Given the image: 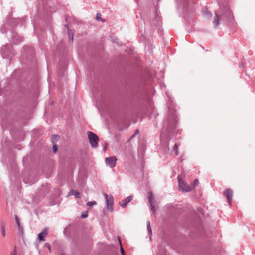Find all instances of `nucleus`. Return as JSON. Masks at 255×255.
<instances>
[{
  "instance_id": "1",
  "label": "nucleus",
  "mask_w": 255,
  "mask_h": 255,
  "mask_svg": "<svg viewBox=\"0 0 255 255\" xmlns=\"http://www.w3.org/2000/svg\"><path fill=\"white\" fill-rule=\"evenodd\" d=\"M87 134L91 146L93 148L97 147L98 142L99 141V138L98 136L91 131H88Z\"/></svg>"
},
{
  "instance_id": "2",
  "label": "nucleus",
  "mask_w": 255,
  "mask_h": 255,
  "mask_svg": "<svg viewBox=\"0 0 255 255\" xmlns=\"http://www.w3.org/2000/svg\"><path fill=\"white\" fill-rule=\"evenodd\" d=\"M103 195L106 200V207L108 210L110 212H112L114 210L113 208V204H114V199L112 195H108L106 193H104Z\"/></svg>"
},
{
  "instance_id": "3",
  "label": "nucleus",
  "mask_w": 255,
  "mask_h": 255,
  "mask_svg": "<svg viewBox=\"0 0 255 255\" xmlns=\"http://www.w3.org/2000/svg\"><path fill=\"white\" fill-rule=\"evenodd\" d=\"M178 181L180 190L183 192H189L191 191L192 187L183 181L179 176L178 177Z\"/></svg>"
},
{
  "instance_id": "4",
  "label": "nucleus",
  "mask_w": 255,
  "mask_h": 255,
  "mask_svg": "<svg viewBox=\"0 0 255 255\" xmlns=\"http://www.w3.org/2000/svg\"><path fill=\"white\" fill-rule=\"evenodd\" d=\"M169 127H173L177 122V117L174 112L169 114L167 119Z\"/></svg>"
},
{
  "instance_id": "5",
  "label": "nucleus",
  "mask_w": 255,
  "mask_h": 255,
  "mask_svg": "<svg viewBox=\"0 0 255 255\" xmlns=\"http://www.w3.org/2000/svg\"><path fill=\"white\" fill-rule=\"evenodd\" d=\"M117 160V159L115 156L109 157L105 159L106 165L111 168L116 166Z\"/></svg>"
},
{
  "instance_id": "6",
  "label": "nucleus",
  "mask_w": 255,
  "mask_h": 255,
  "mask_svg": "<svg viewBox=\"0 0 255 255\" xmlns=\"http://www.w3.org/2000/svg\"><path fill=\"white\" fill-rule=\"evenodd\" d=\"M224 195L226 197L228 203L230 205H231L232 202V191L230 189H227L225 190L224 192Z\"/></svg>"
},
{
  "instance_id": "7",
  "label": "nucleus",
  "mask_w": 255,
  "mask_h": 255,
  "mask_svg": "<svg viewBox=\"0 0 255 255\" xmlns=\"http://www.w3.org/2000/svg\"><path fill=\"white\" fill-rule=\"evenodd\" d=\"M148 200H149V204L150 205L151 210L153 212V213H154L156 212V209L154 206V202H153L154 197H153L152 193L151 192L149 193V194H148Z\"/></svg>"
},
{
  "instance_id": "8",
  "label": "nucleus",
  "mask_w": 255,
  "mask_h": 255,
  "mask_svg": "<svg viewBox=\"0 0 255 255\" xmlns=\"http://www.w3.org/2000/svg\"><path fill=\"white\" fill-rule=\"evenodd\" d=\"M132 199L133 196H129L127 197L124 200L121 201L119 204L123 208H125L128 203L132 200Z\"/></svg>"
},
{
  "instance_id": "9",
  "label": "nucleus",
  "mask_w": 255,
  "mask_h": 255,
  "mask_svg": "<svg viewBox=\"0 0 255 255\" xmlns=\"http://www.w3.org/2000/svg\"><path fill=\"white\" fill-rule=\"evenodd\" d=\"M48 232L47 229H44L42 232L38 234V240L39 241H44L45 238L47 236Z\"/></svg>"
},
{
  "instance_id": "10",
  "label": "nucleus",
  "mask_w": 255,
  "mask_h": 255,
  "mask_svg": "<svg viewBox=\"0 0 255 255\" xmlns=\"http://www.w3.org/2000/svg\"><path fill=\"white\" fill-rule=\"evenodd\" d=\"M226 16L227 17L229 20H231L233 19V14L229 9H228L226 12Z\"/></svg>"
},
{
  "instance_id": "11",
  "label": "nucleus",
  "mask_w": 255,
  "mask_h": 255,
  "mask_svg": "<svg viewBox=\"0 0 255 255\" xmlns=\"http://www.w3.org/2000/svg\"><path fill=\"white\" fill-rule=\"evenodd\" d=\"M215 14H216V16L215 18L214 23L215 26L216 27H217L219 24L220 19L219 18V15L218 14H217L216 13Z\"/></svg>"
},
{
  "instance_id": "12",
  "label": "nucleus",
  "mask_w": 255,
  "mask_h": 255,
  "mask_svg": "<svg viewBox=\"0 0 255 255\" xmlns=\"http://www.w3.org/2000/svg\"><path fill=\"white\" fill-rule=\"evenodd\" d=\"M179 146V144H175L174 146L173 151L175 152L176 155H178L179 154V150L178 147Z\"/></svg>"
},
{
  "instance_id": "13",
  "label": "nucleus",
  "mask_w": 255,
  "mask_h": 255,
  "mask_svg": "<svg viewBox=\"0 0 255 255\" xmlns=\"http://www.w3.org/2000/svg\"><path fill=\"white\" fill-rule=\"evenodd\" d=\"M68 33L69 34V38L70 41H73V37H74V33L71 30H68Z\"/></svg>"
},
{
  "instance_id": "14",
  "label": "nucleus",
  "mask_w": 255,
  "mask_h": 255,
  "mask_svg": "<svg viewBox=\"0 0 255 255\" xmlns=\"http://www.w3.org/2000/svg\"><path fill=\"white\" fill-rule=\"evenodd\" d=\"M59 138H60L59 136L56 135H53L51 136L52 142L54 143V142L57 141V140H58L59 139Z\"/></svg>"
},
{
  "instance_id": "15",
  "label": "nucleus",
  "mask_w": 255,
  "mask_h": 255,
  "mask_svg": "<svg viewBox=\"0 0 255 255\" xmlns=\"http://www.w3.org/2000/svg\"><path fill=\"white\" fill-rule=\"evenodd\" d=\"M15 218L16 223L17 226H18L19 229H21V231H22V228L20 226L18 218L16 215L15 216Z\"/></svg>"
},
{
  "instance_id": "16",
  "label": "nucleus",
  "mask_w": 255,
  "mask_h": 255,
  "mask_svg": "<svg viewBox=\"0 0 255 255\" xmlns=\"http://www.w3.org/2000/svg\"><path fill=\"white\" fill-rule=\"evenodd\" d=\"M1 234H2V235L4 237L5 236V228H4V226L3 224H2L1 225Z\"/></svg>"
},
{
  "instance_id": "17",
  "label": "nucleus",
  "mask_w": 255,
  "mask_h": 255,
  "mask_svg": "<svg viewBox=\"0 0 255 255\" xmlns=\"http://www.w3.org/2000/svg\"><path fill=\"white\" fill-rule=\"evenodd\" d=\"M96 204H97L96 202L95 201H91V202H87L86 205L88 206L91 207V206H92L93 205H96Z\"/></svg>"
},
{
  "instance_id": "18",
  "label": "nucleus",
  "mask_w": 255,
  "mask_h": 255,
  "mask_svg": "<svg viewBox=\"0 0 255 255\" xmlns=\"http://www.w3.org/2000/svg\"><path fill=\"white\" fill-rule=\"evenodd\" d=\"M119 243H120V246H121L120 249H121V252L122 255H125L124 249L122 247V245H121V242L120 239L119 240Z\"/></svg>"
},
{
  "instance_id": "19",
  "label": "nucleus",
  "mask_w": 255,
  "mask_h": 255,
  "mask_svg": "<svg viewBox=\"0 0 255 255\" xmlns=\"http://www.w3.org/2000/svg\"><path fill=\"white\" fill-rule=\"evenodd\" d=\"M74 195H75V197L77 198H81V195H80V193L79 192L75 191Z\"/></svg>"
},
{
  "instance_id": "20",
  "label": "nucleus",
  "mask_w": 255,
  "mask_h": 255,
  "mask_svg": "<svg viewBox=\"0 0 255 255\" xmlns=\"http://www.w3.org/2000/svg\"><path fill=\"white\" fill-rule=\"evenodd\" d=\"M88 216V213L87 212H83L81 215V217L82 218H85Z\"/></svg>"
},
{
  "instance_id": "21",
  "label": "nucleus",
  "mask_w": 255,
  "mask_h": 255,
  "mask_svg": "<svg viewBox=\"0 0 255 255\" xmlns=\"http://www.w3.org/2000/svg\"><path fill=\"white\" fill-rule=\"evenodd\" d=\"M44 246L47 248L49 250H51V246L49 243H46L45 244Z\"/></svg>"
},
{
  "instance_id": "22",
  "label": "nucleus",
  "mask_w": 255,
  "mask_h": 255,
  "mask_svg": "<svg viewBox=\"0 0 255 255\" xmlns=\"http://www.w3.org/2000/svg\"><path fill=\"white\" fill-rule=\"evenodd\" d=\"M75 191L73 189H72L70 191V192H69L68 193V196H70V195H74L75 194Z\"/></svg>"
},
{
  "instance_id": "23",
  "label": "nucleus",
  "mask_w": 255,
  "mask_h": 255,
  "mask_svg": "<svg viewBox=\"0 0 255 255\" xmlns=\"http://www.w3.org/2000/svg\"><path fill=\"white\" fill-rule=\"evenodd\" d=\"M52 149L53 150V151L54 153H56L57 150V146L56 145H54L53 146V147H52Z\"/></svg>"
},
{
  "instance_id": "24",
  "label": "nucleus",
  "mask_w": 255,
  "mask_h": 255,
  "mask_svg": "<svg viewBox=\"0 0 255 255\" xmlns=\"http://www.w3.org/2000/svg\"><path fill=\"white\" fill-rule=\"evenodd\" d=\"M101 15L100 14V13H97V15H96V18L97 20H100V19H101Z\"/></svg>"
},
{
  "instance_id": "25",
  "label": "nucleus",
  "mask_w": 255,
  "mask_h": 255,
  "mask_svg": "<svg viewBox=\"0 0 255 255\" xmlns=\"http://www.w3.org/2000/svg\"><path fill=\"white\" fill-rule=\"evenodd\" d=\"M147 230H148V233L151 234V226H147Z\"/></svg>"
},
{
  "instance_id": "26",
  "label": "nucleus",
  "mask_w": 255,
  "mask_h": 255,
  "mask_svg": "<svg viewBox=\"0 0 255 255\" xmlns=\"http://www.w3.org/2000/svg\"><path fill=\"white\" fill-rule=\"evenodd\" d=\"M199 183V180L197 179L194 180V184L195 185H198Z\"/></svg>"
},
{
  "instance_id": "27",
  "label": "nucleus",
  "mask_w": 255,
  "mask_h": 255,
  "mask_svg": "<svg viewBox=\"0 0 255 255\" xmlns=\"http://www.w3.org/2000/svg\"><path fill=\"white\" fill-rule=\"evenodd\" d=\"M11 255H17L16 249H15L13 252L11 254Z\"/></svg>"
},
{
  "instance_id": "28",
  "label": "nucleus",
  "mask_w": 255,
  "mask_h": 255,
  "mask_svg": "<svg viewBox=\"0 0 255 255\" xmlns=\"http://www.w3.org/2000/svg\"><path fill=\"white\" fill-rule=\"evenodd\" d=\"M138 133H139V131H138V130H137L135 131V133H134V134L136 136V135H137V134H138Z\"/></svg>"
},
{
  "instance_id": "29",
  "label": "nucleus",
  "mask_w": 255,
  "mask_h": 255,
  "mask_svg": "<svg viewBox=\"0 0 255 255\" xmlns=\"http://www.w3.org/2000/svg\"><path fill=\"white\" fill-rule=\"evenodd\" d=\"M150 226V221H148L147 222V226Z\"/></svg>"
},
{
  "instance_id": "30",
  "label": "nucleus",
  "mask_w": 255,
  "mask_h": 255,
  "mask_svg": "<svg viewBox=\"0 0 255 255\" xmlns=\"http://www.w3.org/2000/svg\"><path fill=\"white\" fill-rule=\"evenodd\" d=\"M18 231L19 232H21L22 234H23V230H22V231H21V229H19V228H18Z\"/></svg>"
},
{
  "instance_id": "31",
  "label": "nucleus",
  "mask_w": 255,
  "mask_h": 255,
  "mask_svg": "<svg viewBox=\"0 0 255 255\" xmlns=\"http://www.w3.org/2000/svg\"><path fill=\"white\" fill-rule=\"evenodd\" d=\"M135 137V135L134 134H133V135L131 136V137H130V140L133 138L134 137Z\"/></svg>"
}]
</instances>
